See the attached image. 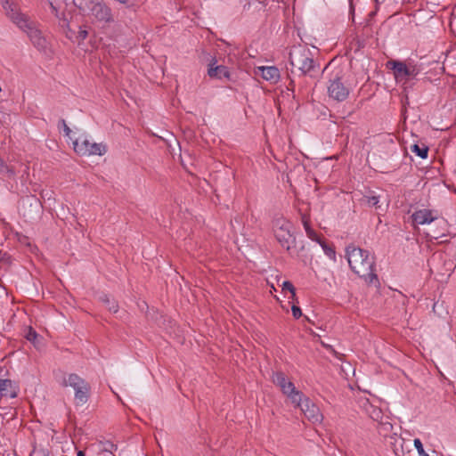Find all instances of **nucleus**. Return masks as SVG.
Masks as SVG:
<instances>
[{"label": "nucleus", "mask_w": 456, "mask_h": 456, "mask_svg": "<svg viewBox=\"0 0 456 456\" xmlns=\"http://www.w3.org/2000/svg\"><path fill=\"white\" fill-rule=\"evenodd\" d=\"M256 74L261 76L265 80L270 81L272 83L278 82L280 78V71L274 66L258 67Z\"/></svg>", "instance_id": "obj_12"}, {"label": "nucleus", "mask_w": 456, "mask_h": 456, "mask_svg": "<svg viewBox=\"0 0 456 456\" xmlns=\"http://www.w3.org/2000/svg\"><path fill=\"white\" fill-rule=\"evenodd\" d=\"M291 72L298 71L300 75L314 77L320 71V66L314 60L311 50L305 46H294L289 53Z\"/></svg>", "instance_id": "obj_3"}, {"label": "nucleus", "mask_w": 456, "mask_h": 456, "mask_svg": "<svg viewBox=\"0 0 456 456\" xmlns=\"http://www.w3.org/2000/svg\"><path fill=\"white\" fill-rule=\"evenodd\" d=\"M0 394L2 396L15 398L17 396V387L11 379H0Z\"/></svg>", "instance_id": "obj_16"}, {"label": "nucleus", "mask_w": 456, "mask_h": 456, "mask_svg": "<svg viewBox=\"0 0 456 456\" xmlns=\"http://www.w3.org/2000/svg\"><path fill=\"white\" fill-rule=\"evenodd\" d=\"M77 456H85V453L83 451H78Z\"/></svg>", "instance_id": "obj_31"}, {"label": "nucleus", "mask_w": 456, "mask_h": 456, "mask_svg": "<svg viewBox=\"0 0 456 456\" xmlns=\"http://www.w3.org/2000/svg\"><path fill=\"white\" fill-rule=\"evenodd\" d=\"M411 150L413 153H415L421 159H426L428 157V148L424 144H422L421 146L419 144H413L411 147Z\"/></svg>", "instance_id": "obj_19"}, {"label": "nucleus", "mask_w": 456, "mask_h": 456, "mask_svg": "<svg viewBox=\"0 0 456 456\" xmlns=\"http://www.w3.org/2000/svg\"><path fill=\"white\" fill-rule=\"evenodd\" d=\"M74 151L82 156L99 155L106 152V146L102 143L91 142L86 135H80L73 141Z\"/></svg>", "instance_id": "obj_9"}, {"label": "nucleus", "mask_w": 456, "mask_h": 456, "mask_svg": "<svg viewBox=\"0 0 456 456\" xmlns=\"http://www.w3.org/2000/svg\"><path fill=\"white\" fill-rule=\"evenodd\" d=\"M87 35H88V32L86 30V29H83V28H79V31H78V37L81 39V40H84L87 37Z\"/></svg>", "instance_id": "obj_30"}, {"label": "nucleus", "mask_w": 456, "mask_h": 456, "mask_svg": "<svg viewBox=\"0 0 456 456\" xmlns=\"http://www.w3.org/2000/svg\"><path fill=\"white\" fill-rule=\"evenodd\" d=\"M414 446L417 449V452L419 456H430L424 450L423 444L419 438L414 439Z\"/></svg>", "instance_id": "obj_23"}, {"label": "nucleus", "mask_w": 456, "mask_h": 456, "mask_svg": "<svg viewBox=\"0 0 456 456\" xmlns=\"http://www.w3.org/2000/svg\"><path fill=\"white\" fill-rule=\"evenodd\" d=\"M350 87L344 83L341 69L334 71L329 78L327 92L330 98L338 102L346 101L350 94Z\"/></svg>", "instance_id": "obj_6"}, {"label": "nucleus", "mask_w": 456, "mask_h": 456, "mask_svg": "<svg viewBox=\"0 0 456 456\" xmlns=\"http://www.w3.org/2000/svg\"><path fill=\"white\" fill-rule=\"evenodd\" d=\"M64 386L74 389V403L76 406L86 404L89 399L90 385L75 373L69 374L63 381Z\"/></svg>", "instance_id": "obj_7"}, {"label": "nucleus", "mask_w": 456, "mask_h": 456, "mask_svg": "<svg viewBox=\"0 0 456 456\" xmlns=\"http://www.w3.org/2000/svg\"><path fill=\"white\" fill-rule=\"evenodd\" d=\"M292 314L296 319H298L302 315V312L299 306L293 305L291 307Z\"/></svg>", "instance_id": "obj_27"}, {"label": "nucleus", "mask_w": 456, "mask_h": 456, "mask_svg": "<svg viewBox=\"0 0 456 456\" xmlns=\"http://www.w3.org/2000/svg\"><path fill=\"white\" fill-rule=\"evenodd\" d=\"M102 300L103 303H105L107 305V307L109 308V310L110 312H112V313L118 312V305L116 304L115 301H110V299L108 297V296H103L102 297Z\"/></svg>", "instance_id": "obj_21"}, {"label": "nucleus", "mask_w": 456, "mask_h": 456, "mask_svg": "<svg viewBox=\"0 0 456 456\" xmlns=\"http://www.w3.org/2000/svg\"><path fill=\"white\" fill-rule=\"evenodd\" d=\"M319 244L321 245V247L322 248L324 253L329 256V257H335V251L334 249L328 246L327 243L322 240Z\"/></svg>", "instance_id": "obj_22"}, {"label": "nucleus", "mask_w": 456, "mask_h": 456, "mask_svg": "<svg viewBox=\"0 0 456 456\" xmlns=\"http://www.w3.org/2000/svg\"><path fill=\"white\" fill-rule=\"evenodd\" d=\"M38 335L37 333L36 332V330H34L31 327L28 329L27 334H26V338L32 342L33 344H36V340L37 338Z\"/></svg>", "instance_id": "obj_24"}, {"label": "nucleus", "mask_w": 456, "mask_h": 456, "mask_svg": "<svg viewBox=\"0 0 456 456\" xmlns=\"http://www.w3.org/2000/svg\"><path fill=\"white\" fill-rule=\"evenodd\" d=\"M117 449L118 446L111 441H100L98 443V451L101 453L112 454L115 451H117Z\"/></svg>", "instance_id": "obj_18"}, {"label": "nucleus", "mask_w": 456, "mask_h": 456, "mask_svg": "<svg viewBox=\"0 0 456 456\" xmlns=\"http://www.w3.org/2000/svg\"><path fill=\"white\" fill-rule=\"evenodd\" d=\"M216 61L213 59L212 62L209 64L208 74L210 77H216V78H229L230 77V72L227 67L219 65L215 66Z\"/></svg>", "instance_id": "obj_14"}, {"label": "nucleus", "mask_w": 456, "mask_h": 456, "mask_svg": "<svg viewBox=\"0 0 456 456\" xmlns=\"http://www.w3.org/2000/svg\"><path fill=\"white\" fill-rule=\"evenodd\" d=\"M302 224L305 228V233L307 237L319 243L322 239L316 233V232L310 225V219L306 215H302L301 216Z\"/></svg>", "instance_id": "obj_17"}, {"label": "nucleus", "mask_w": 456, "mask_h": 456, "mask_svg": "<svg viewBox=\"0 0 456 456\" xmlns=\"http://www.w3.org/2000/svg\"><path fill=\"white\" fill-rule=\"evenodd\" d=\"M273 383L277 385L292 402L300 403L303 394L296 389L295 385L287 379L282 372H276L273 377Z\"/></svg>", "instance_id": "obj_10"}, {"label": "nucleus", "mask_w": 456, "mask_h": 456, "mask_svg": "<svg viewBox=\"0 0 456 456\" xmlns=\"http://www.w3.org/2000/svg\"><path fill=\"white\" fill-rule=\"evenodd\" d=\"M72 2L90 18L93 23L105 26L114 21L112 10L103 0H72Z\"/></svg>", "instance_id": "obj_4"}, {"label": "nucleus", "mask_w": 456, "mask_h": 456, "mask_svg": "<svg viewBox=\"0 0 456 456\" xmlns=\"http://www.w3.org/2000/svg\"><path fill=\"white\" fill-rule=\"evenodd\" d=\"M362 408L371 419L383 422V412L380 408L371 404L368 400L362 403Z\"/></svg>", "instance_id": "obj_15"}, {"label": "nucleus", "mask_w": 456, "mask_h": 456, "mask_svg": "<svg viewBox=\"0 0 456 456\" xmlns=\"http://www.w3.org/2000/svg\"><path fill=\"white\" fill-rule=\"evenodd\" d=\"M387 66L393 69L395 81L404 86L420 72V68L412 62L405 63L401 61L393 60L387 62Z\"/></svg>", "instance_id": "obj_5"}, {"label": "nucleus", "mask_w": 456, "mask_h": 456, "mask_svg": "<svg viewBox=\"0 0 456 456\" xmlns=\"http://www.w3.org/2000/svg\"><path fill=\"white\" fill-rule=\"evenodd\" d=\"M366 201L369 206L371 207H378V204L379 202V197L373 195V196H367Z\"/></svg>", "instance_id": "obj_26"}, {"label": "nucleus", "mask_w": 456, "mask_h": 456, "mask_svg": "<svg viewBox=\"0 0 456 456\" xmlns=\"http://www.w3.org/2000/svg\"><path fill=\"white\" fill-rule=\"evenodd\" d=\"M48 2L50 4L51 9H52V12L54 13L56 17H59L58 8L54 4L53 1V0H48Z\"/></svg>", "instance_id": "obj_28"}, {"label": "nucleus", "mask_w": 456, "mask_h": 456, "mask_svg": "<svg viewBox=\"0 0 456 456\" xmlns=\"http://www.w3.org/2000/svg\"><path fill=\"white\" fill-rule=\"evenodd\" d=\"M346 252L349 266L355 274L370 284L379 282L375 273V260L369 251L348 246Z\"/></svg>", "instance_id": "obj_2"}, {"label": "nucleus", "mask_w": 456, "mask_h": 456, "mask_svg": "<svg viewBox=\"0 0 456 456\" xmlns=\"http://www.w3.org/2000/svg\"><path fill=\"white\" fill-rule=\"evenodd\" d=\"M297 406L300 407L305 416L313 423L321 422L322 415L319 408L313 403L308 398L302 397L300 403H294Z\"/></svg>", "instance_id": "obj_11"}, {"label": "nucleus", "mask_w": 456, "mask_h": 456, "mask_svg": "<svg viewBox=\"0 0 456 456\" xmlns=\"http://www.w3.org/2000/svg\"><path fill=\"white\" fill-rule=\"evenodd\" d=\"M282 290L289 291L292 295V297H295L296 296L295 287L290 281H286L282 283Z\"/></svg>", "instance_id": "obj_25"}, {"label": "nucleus", "mask_w": 456, "mask_h": 456, "mask_svg": "<svg viewBox=\"0 0 456 456\" xmlns=\"http://www.w3.org/2000/svg\"><path fill=\"white\" fill-rule=\"evenodd\" d=\"M60 123L62 125V126H63V130H64V132H65L66 135L69 136V134H70V133H71V129L67 126V124H66L65 120H64V119H61V120L60 121Z\"/></svg>", "instance_id": "obj_29"}, {"label": "nucleus", "mask_w": 456, "mask_h": 456, "mask_svg": "<svg viewBox=\"0 0 456 456\" xmlns=\"http://www.w3.org/2000/svg\"><path fill=\"white\" fill-rule=\"evenodd\" d=\"M2 4L9 19L27 34L33 45L39 51H45L47 48V40L37 24L20 12L18 4L13 0H2Z\"/></svg>", "instance_id": "obj_1"}, {"label": "nucleus", "mask_w": 456, "mask_h": 456, "mask_svg": "<svg viewBox=\"0 0 456 456\" xmlns=\"http://www.w3.org/2000/svg\"><path fill=\"white\" fill-rule=\"evenodd\" d=\"M0 174L11 178L15 175L16 172L12 167H9L2 159H0Z\"/></svg>", "instance_id": "obj_20"}, {"label": "nucleus", "mask_w": 456, "mask_h": 456, "mask_svg": "<svg viewBox=\"0 0 456 456\" xmlns=\"http://www.w3.org/2000/svg\"><path fill=\"white\" fill-rule=\"evenodd\" d=\"M292 224L285 218L280 217L273 222L274 235L281 246L289 250L295 245V238L292 234Z\"/></svg>", "instance_id": "obj_8"}, {"label": "nucleus", "mask_w": 456, "mask_h": 456, "mask_svg": "<svg viewBox=\"0 0 456 456\" xmlns=\"http://www.w3.org/2000/svg\"><path fill=\"white\" fill-rule=\"evenodd\" d=\"M411 217L414 223L421 225L428 224L436 219V217L433 216V212L426 208L415 211Z\"/></svg>", "instance_id": "obj_13"}]
</instances>
